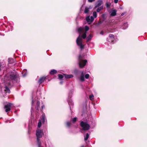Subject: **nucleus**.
I'll use <instances>...</instances> for the list:
<instances>
[{
    "mask_svg": "<svg viewBox=\"0 0 147 147\" xmlns=\"http://www.w3.org/2000/svg\"><path fill=\"white\" fill-rule=\"evenodd\" d=\"M65 76V77L66 78H70L73 77V76L72 75H64Z\"/></svg>",
    "mask_w": 147,
    "mask_h": 147,
    "instance_id": "nucleus-13",
    "label": "nucleus"
},
{
    "mask_svg": "<svg viewBox=\"0 0 147 147\" xmlns=\"http://www.w3.org/2000/svg\"><path fill=\"white\" fill-rule=\"evenodd\" d=\"M89 98L91 100H92L94 99V96L93 94L90 95L89 96Z\"/></svg>",
    "mask_w": 147,
    "mask_h": 147,
    "instance_id": "nucleus-24",
    "label": "nucleus"
},
{
    "mask_svg": "<svg viewBox=\"0 0 147 147\" xmlns=\"http://www.w3.org/2000/svg\"><path fill=\"white\" fill-rule=\"evenodd\" d=\"M87 62L86 60H81L79 61V64L80 67H83L84 66Z\"/></svg>",
    "mask_w": 147,
    "mask_h": 147,
    "instance_id": "nucleus-5",
    "label": "nucleus"
},
{
    "mask_svg": "<svg viewBox=\"0 0 147 147\" xmlns=\"http://www.w3.org/2000/svg\"><path fill=\"white\" fill-rule=\"evenodd\" d=\"M92 37V36L91 34H90L89 35V36L87 38V41H88L90 40Z\"/></svg>",
    "mask_w": 147,
    "mask_h": 147,
    "instance_id": "nucleus-14",
    "label": "nucleus"
},
{
    "mask_svg": "<svg viewBox=\"0 0 147 147\" xmlns=\"http://www.w3.org/2000/svg\"><path fill=\"white\" fill-rule=\"evenodd\" d=\"M76 43L80 47L81 49L83 48L84 45L82 44V39L80 34L76 40Z\"/></svg>",
    "mask_w": 147,
    "mask_h": 147,
    "instance_id": "nucleus-1",
    "label": "nucleus"
},
{
    "mask_svg": "<svg viewBox=\"0 0 147 147\" xmlns=\"http://www.w3.org/2000/svg\"><path fill=\"white\" fill-rule=\"evenodd\" d=\"M36 135L37 137V141L38 143H39V138L41 137L43 135L42 130L38 129L36 131Z\"/></svg>",
    "mask_w": 147,
    "mask_h": 147,
    "instance_id": "nucleus-2",
    "label": "nucleus"
},
{
    "mask_svg": "<svg viewBox=\"0 0 147 147\" xmlns=\"http://www.w3.org/2000/svg\"><path fill=\"white\" fill-rule=\"evenodd\" d=\"M71 125V123L69 122H67V127H69Z\"/></svg>",
    "mask_w": 147,
    "mask_h": 147,
    "instance_id": "nucleus-28",
    "label": "nucleus"
},
{
    "mask_svg": "<svg viewBox=\"0 0 147 147\" xmlns=\"http://www.w3.org/2000/svg\"><path fill=\"white\" fill-rule=\"evenodd\" d=\"M103 1L102 0H98L97 3L95 7V8L97 7L100 6L102 3Z\"/></svg>",
    "mask_w": 147,
    "mask_h": 147,
    "instance_id": "nucleus-7",
    "label": "nucleus"
},
{
    "mask_svg": "<svg viewBox=\"0 0 147 147\" xmlns=\"http://www.w3.org/2000/svg\"><path fill=\"white\" fill-rule=\"evenodd\" d=\"M89 75L88 74H86L85 76V77L86 79L88 78H89Z\"/></svg>",
    "mask_w": 147,
    "mask_h": 147,
    "instance_id": "nucleus-31",
    "label": "nucleus"
},
{
    "mask_svg": "<svg viewBox=\"0 0 147 147\" xmlns=\"http://www.w3.org/2000/svg\"><path fill=\"white\" fill-rule=\"evenodd\" d=\"M40 102H38L37 103V105L38 106V107L39 105H40Z\"/></svg>",
    "mask_w": 147,
    "mask_h": 147,
    "instance_id": "nucleus-33",
    "label": "nucleus"
},
{
    "mask_svg": "<svg viewBox=\"0 0 147 147\" xmlns=\"http://www.w3.org/2000/svg\"><path fill=\"white\" fill-rule=\"evenodd\" d=\"M116 11L115 10H112L111 11V15L112 16H115L116 14Z\"/></svg>",
    "mask_w": 147,
    "mask_h": 147,
    "instance_id": "nucleus-9",
    "label": "nucleus"
},
{
    "mask_svg": "<svg viewBox=\"0 0 147 147\" xmlns=\"http://www.w3.org/2000/svg\"><path fill=\"white\" fill-rule=\"evenodd\" d=\"M118 0H114V1L115 3H117L118 2Z\"/></svg>",
    "mask_w": 147,
    "mask_h": 147,
    "instance_id": "nucleus-34",
    "label": "nucleus"
},
{
    "mask_svg": "<svg viewBox=\"0 0 147 147\" xmlns=\"http://www.w3.org/2000/svg\"><path fill=\"white\" fill-rule=\"evenodd\" d=\"M89 8L87 7H86L85 8L84 12L85 13H87L89 12Z\"/></svg>",
    "mask_w": 147,
    "mask_h": 147,
    "instance_id": "nucleus-17",
    "label": "nucleus"
},
{
    "mask_svg": "<svg viewBox=\"0 0 147 147\" xmlns=\"http://www.w3.org/2000/svg\"><path fill=\"white\" fill-rule=\"evenodd\" d=\"M106 7H109L110 5V4H109L108 3H106Z\"/></svg>",
    "mask_w": 147,
    "mask_h": 147,
    "instance_id": "nucleus-30",
    "label": "nucleus"
},
{
    "mask_svg": "<svg viewBox=\"0 0 147 147\" xmlns=\"http://www.w3.org/2000/svg\"><path fill=\"white\" fill-rule=\"evenodd\" d=\"M81 147H84V146H82Z\"/></svg>",
    "mask_w": 147,
    "mask_h": 147,
    "instance_id": "nucleus-39",
    "label": "nucleus"
},
{
    "mask_svg": "<svg viewBox=\"0 0 147 147\" xmlns=\"http://www.w3.org/2000/svg\"><path fill=\"white\" fill-rule=\"evenodd\" d=\"M109 37L111 39V41L113 42V35L112 34H110L109 36Z\"/></svg>",
    "mask_w": 147,
    "mask_h": 147,
    "instance_id": "nucleus-19",
    "label": "nucleus"
},
{
    "mask_svg": "<svg viewBox=\"0 0 147 147\" xmlns=\"http://www.w3.org/2000/svg\"><path fill=\"white\" fill-rule=\"evenodd\" d=\"M103 8V7L101 6L98 7L96 10V11L97 12H99L101 10H102Z\"/></svg>",
    "mask_w": 147,
    "mask_h": 147,
    "instance_id": "nucleus-15",
    "label": "nucleus"
},
{
    "mask_svg": "<svg viewBox=\"0 0 147 147\" xmlns=\"http://www.w3.org/2000/svg\"><path fill=\"white\" fill-rule=\"evenodd\" d=\"M100 34H103V32L102 31L101 32H100Z\"/></svg>",
    "mask_w": 147,
    "mask_h": 147,
    "instance_id": "nucleus-36",
    "label": "nucleus"
},
{
    "mask_svg": "<svg viewBox=\"0 0 147 147\" xmlns=\"http://www.w3.org/2000/svg\"><path fill=\"white\" fill-rule=\"evenodd\" d=\"M39 147H40V146H39Z\"/></svg>",
    "mask_w": 147,
    "mask_h": 147,
    "instance_id": "nucleus-42",
    "label": "nucleus"
},
{
    "mask_svg": "<svg viewBox=\"0 0 147 147\" xmlns=\"http://www.w3.org/2000/svg\"><path fill=\"white\" fill-rule=\"evenodd\" d=\"M123 15V14H121V15Z\"/></svg>",
    "mask_w": 147,
    "mask_h": 147,
    "instance_id": "nucleus-40",
    "label": "nucleus"
},
{
    "mask_svg": "<svg viewBox=\"0 0 147 147\" xmlns=\"http://www.w3.org/2000/svg\"><path fill=\"white\" fill-rule=\"evenodd\" d=\"M89 137V134L88 133H87L86 134L85 137L84 138L85 140H86Z\"/></svg>",
    "mask_w": 147,
    "mask_h": 147,
    "instance_id": "nucleus-23",
    "label": "nucleus"
},
{
    "mask_svg": "<svg viewBox=\"0 0 147 147\" xmlns=\"http://www.w3.org/2000/svg\"><path fill=\"white\" fill-rule=\"evenodd\" d=\"M93 15L94 18H96L97 17V13L96 12H94L93 13Z\"/></svg>",
    "mask_w": 147,
    "mask_h": 147,
    "instance_id": "nucleus-22",
    "label": "nucleus"
},
{
    "mask_svg": "<svg viewBox=\"0 0 147 147\" xmlns=\"http://www.w3.org/2000/svg\"><path fill=\"white\" fill-rule=\"evenodd\" d=\"M5 82H6V83H9V82H7V81H6Z\"/></svg>",
    "mask_w": 147,
    "mask_h": 147,
    "instance_id": "nucleus-37",
    "label": "nucleus"
},
{
    "mask_svg": "<svg viewBox=\"0 0 147 147\" xmlns=\"http://www.w3.org/2000/svg\"><path fill=\"white\" fill-rule=\"evenodd\" d=\"M102 23V22L101 21L100 22H98V24H100Z\"/></svg>",
    "mask_w": 147,
    "mask_h": 147,
    "instance_id": "nucleus-35",
    "label": "nucleus"
},
{
    "mask_svg": "<svg viewBox=\"0 0 147 147\" xmlns=\"http://www.w3.org/2000/svg\"><path fill=\"white\" fill-rule=\"evenodd\" d=\"M57 72V71L55 69H53L51 70V71L50 72V74H53L56 73Z\"/></svg>",
    "mask_w": 147,
    "mask_h": 147,
    "instance_id": "nucleus-12",
    "label": "nucleus"
},
{
    "mask_svg": "<svg viewBox=\"0 0 147 147\" xmlns=\"http://www.w3.org/2000/svg\"><path fill=\"white\" fill-rule=\"evenodd\" d=\"M80 125L84 130H88L90 128L89 125L86 123L82 122L80 123Z\"/></svg>",
    "mask_w": 147,
    "mask_h": 147,
    "instance_id": "nucleus-3",
    "label": "nucleus"
},
{
    "mask_svg": "<svg viewBox=\"0 0 147 147\" xmlns=\"http://www.w3.org/2000/svg\"><path fill=\"white\" fill-rule=\"evenodd\" d=\"M45 79V78L44 77H42L38 81V82L40 83H41L43 82Z\"/></svg>",
    "mask_w": 147,
    "mask_h": 147,
    "instance_id": "nucleus-10",
    "label": "nucleus"
},
{
    "mask_svg": "<svg viewBox=\"0 0 147 147\" xmlns=\"http://www.w3.org/2000/svg\"><path fill=\"white\" fill-rule=\"evenodd\" d=\"M41 125V120H39V122L38 123V127H40Z\"/></svg>",
    "mask_w": 147,
    "mask_h": 147,
    "instance_id": "nucleus-18",
    "label": "nucleus"
},
{
    "mask_svg": "<svg viewBox=\"0 0 147 147\" xmlns=\"http://www.w3.org/2000/svg\"><path fill=\"white\" fill-rule=\"evenodd\" d=\"M95 0H88L89 2H92V1H94Z\"/></svg>",
    "mask_w": 147,
    "mask_h": 147,
    "instance_id": "nucleus-32",
    "label": "nucleus"
},
{
    "mask_svg": "<svg viewBox=\"0 0 147 147\" xmlns=\"http://www.w3.org/2000/svg\"><path fill=\"white\" fill-rule=\"evenodd\" d=\"M84 30V29L83 28L80 27L78 29V31L79 32H83Z\"/></svg>",
    "mask_w": 147,
    "mask_h": 147,
    "instance_id": "nucleus-21",
    "label": "nucleus"
},
{
    "mask_svg": "<svg viewBox=\"0 0 147 147\" xmlns=\"http://www.w3.org/2000/svg\"><path fill=\"white\" fill-rule=\"evenodd\" d=\"M123 15V14H121V15Z\"/></svg>",
    "mask_w": 147,
    "mask_h": 147,
    "instance_id": "nucleus-41",
    "label": "nucleus"
},
{
    "mask_svg": "<svg viewBox=\"0 0 147 147\" xmlns=\"http://www.w3.org/2000/svg\"><path fill=\"white\" fill-rule=\"evenodd\" d=\"M83 72H82V74L81 76L80 80L81 81H84V75L83 74Z\"/></svg>",
    "mask_w": 147,
    "mask_h": 147,
    "instance_id": "nucleus-11",
    "label": "nucleus"
},
{
    "mask_svg": "<svg viewBox=\"0 0 147 147\" xmlns=\"http://www.w3.org/2000/svg\"><path fill=\"white\" fill-rule=\"evenodd\" d=\"M77 120V118L75 117L72 119V121L73 122H75Z\"/></svg>",
    "mask_w": 147,
    "mask_h": 147,
    "instance_id": "nucleus-29",
    "label": "nucleus"
},
{
    "mask_svg": "<svg viewBox=\"0 0 147 147\" xmlns=\"http://www.w3.org/2000/svg\"><path fill=\"white\" fill-rule=\"evenodd\" d=\"M10 78L11 80H14L16 78V76L15 74L12 73L10 75Z\"/></svg>",
    "mask_w": 147,
    "mask_h": 147,
    "instance_id": "nucleus-8",
    "label": "nucleus"
},
{
    "mask_svg": "<svg viewBox=\"0 0 147 147\" xmlns=\"http://www.w3.org/2000/svg\"><path fill=\"white\" fill-rule=\"evenodd\" d=\"M82 37L84 39L86 37V32H85L84 33H83L82 36Z\"/></svg>",
    "mask_w": 147,
    "mask_h": 147,
    "instance_id": "nucleus-20",
    "label": "nucleus"
},
{
    "mask_svg": "<svg viewBox=\"0 0 147 147\" xmlns=\"http://www.w3.org/2000/svg\"><path fill=\"white\" fill-rule=\"evenodd\" d=\"M33 103H34L33 102V101H32V104H33Z\"/></svg>",
    "mask_w": 147,
    "mask_h": 147,
    "instance_id": "nucleus-38",
    "label": "nucleus"
},
{
    "mask_svg": "<svg viewBox=\"0 0 147 147\" xmlns=\"http://www.w3.org/2000/svg\"><path fill=\"white\" fill-rule=\"evenodd\" d=\"M42 120H43V122H44L45 121V116L44 115H42Z\"/></svg>",
    "mask_w": 147,
    "mask_h": 147,
    "instance_id": "nucleus-27",
    "label": "nucleus"
},
{
    "mask_svg": "<svg viewBox=\"0 0 147 147\" xmlns=\"http://www.w3.org/2000/svg\"><path fill=\"white\" fill-rule=\"evenodd\" d=\"M58 77L59 79H61L63 78V76L62 75L59 74L58 75Z\"/></svg>",
    "mask_w": 147,
    "mask_h": 147,
    "instance_id": "nucleus-26",
    "label": "nucleus"
},
{
    "mask_svg": "<svg viewBox=\"0 0 147 147\" xmlns=\"http://www.w3.org/2000/svg\"><path fill=\"white\" fill-rule=\"evenodd\" d=\"M5 92L6 93H9L10 92V90L7 87H6L5 88Z\"/></svg>",
    "mask_w": 147,
    "mask_h": 147,
    "instance_id": "nucleus-16",
    "label": "nucleus"
},
{
    "mask_svg": "<svg viewBox=\"0 0 147 147\" xmlns=\"http://www.w3.org/2000/svg\"><path fill=\"white\" fill-rule=\"evenodd\" d=\"M12 105V104L10 103H8L4 106V108L5 109V111L7 112L10 110V108Z\"/></svg>",
    "mask_w": 147,
    "mask_h": 147,
    "instance_id": "nucleus-4",
    "label": "nucleus"
},
{
    "mask_svg": "<svg viewBox=\"0 0 147 147\" xmlns=\"http://www.w3.org/2000/svg\"><path fill=\"white\" fill-rule=\"evenodd\" d=\"M89 29V28L87 26H86L85 28V32H86Z\"/></svg>",
    "mask_w": 147,
    "mask_h": 147,
    "instance_id": "nucleus-25",
    "label": "nucleus"
},
{
    "mask_svg": "<svg viewBox=\"0 0 147 147\" xmlns=\"http://www.w3.org/2000/svg\"><path fill=\"white\" fill-rule=\"evenodd\" d=\"M86 20L89 24L93 20L94 18L92 16H88L86 18Z\"/></svg>",
    "mask_w": 147,
    "mask_h": 147,
    "instance_id": "nucleus-6",
    "label": "nucleus"
}]
</instances>
